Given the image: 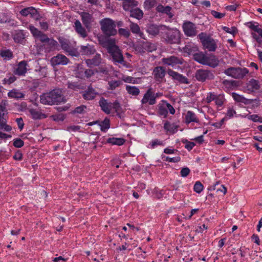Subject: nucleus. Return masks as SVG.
Segmentation results:
<instances>
[{
	"mask_svg": "<svg viewBox=\"0 0 262 262\" xmlns=\"http://www.w3.org/2000/svg\"><path fill=\"white\" fill-rule=\"evenodd\" d=\"M166 36L165 39L169 43H178L180 41L181 33L177 29H168L165 30Z\"/></svg>",
	"mask_w": 262,
	"mask_h": 262,
	"instance_id": "obj_6",
	"label": "nucleus"
},
{
	"mask_svg": "<svg viewBox=\"0 0 262 262\" xmlns=\"http://www.w3.org/2000/svg\"><path fill=\"white\" fill-rule=\"evenodd\" d=\"M121 82L120 80L109 81V89L112 90H114L116 88L119 86L121 84Z\"/></svg>",
	"mask_w": 262,
	"mask_h": 262,
	"instance_id": "obj_55",
	"label": "nucleus"
},
{
	"mask_svg": "<svg viewBox=\"0 0 262 262\" xmlns=\"http://www.w3.org/2000/svg\"><path fill=\"white\" fill-rule=\"evenodd\" d=\"M143 47L145 49L146 52H149L155 51L157 49L155 44L149 42H143Z\"/></svg>",
	"mask_w": 262,
	"mask_h": 262,
	"instance_id": "obj_42",
	"label": "nucleus"
},
{
	"mask_svg": "<svg viewBox=\"0 0 262 262\" xmlns=\"http://www.w3.org/2000/svg\"><path fill=\"white\" fill-rule=\"evenodd\" d=\"M16 80L14 76H11L9 78H5L3 80V83L10 84Z\"/></svg>",
	"mask_w": 262,
	"mask_h": 262,
	"instance_id": "obj_64",
	"label": "nucleus"
},
{
	"mask_svg": "<svg viewBox=\"0 0 262 262\" xmlns=\"http://www.w3.org/2000/svg\"><path fill=\"white\" fill-rule=\"evenodd\" d=\"M130 28L132 31V32L134 34H138L139 36L142 37V35H143V33L141 32L140 27L139 26L134 23H131L130 25Z\"/></svg>",
	"mask_w": 262,
	"mask_h": 262,
	"instance_id": "obj_41",
	"label": "nucleus"
},
{
	"mask_svg": "<svg viewBox=\"0 0 262 262\" xmlns=\"http://www.w3.org/2000/svg\"><path fill=\"white\" fill-rule=\"evenodd\" d=\"M155 3V0H145L144 2L145 7L147 9H150L154 6Z\"/></svg>",
	"mask_w": 262,
	"mask_h": 262,
	"instance_id": "obj_61",
	"label": "nucleus"
},
{
	"mask_svg": "<svg viewBox=\"0 0 262 262\" xmlns=\"http://www.w3.org/2000/svg\"><path fill=\"white\" fill-rule=\"evenodd\" d=\"M195 77L198 81L203 82L213 79L214 75L210 71L201 69L196 71Z\"/></svg>",
	"mask_w": 262,
	"mask_h": 262,
	"instance_id": "obj_11",
	"label": "nucleus"
},
{
	"mask_svg": "<svg viewBox=\"0 0 262 262\" xmlns=\"http://www.w3.org/2000/svg\"><path fill=\"white\" fill-rule=\"evenodd\" d=\"M107 49L108 52L112 56L113 61L116 64L121 63L124 64V60L120 49L115 44L114 41L109 40L107 42Z\"/></svg>",
	"mask_w": 262,
	"mask_h": 262,
	"instance_id": "obj_2",
	"label": "nucleus"
},
{
	"mask_svg": "<svg viewBox=\"0 0 262 262\" xmlns=\"http://www.w3.org/2000/svg\"><path fill=\"white\" fill-rule=\"evenodd\" d=\"M218 59L213 55L207 56L206 58V63L205 65L212 68H215L219 64Z\"/></svg>",
	"mask_w": 262,
	"mask_h": 262,
	"instance_id": "obj_24",
	"label": "nucleus"
},
{
	"mask_svg": "<svg viewBox=\"0 0 262 262\" xmlns=\"http://www.w3.org/2000/svg\"><path fill=\"white\" fill-rule=\"evenodd\" d=\"M81 16L82 18V22L84 24L85 27L88 29H90L91 28L90 25L92 19V15L89 13L82 12L81 14Z\"/></svg>",
	"mask_w": 262,
	"mask_h": 262,
	"instance_id": "obj_23",
	"label": "nucleus"
},
{
	"mask_svg": "<svg viewBox=\"0 0 262 262\" xmlns=\"http://www.w3.org/2000/svg\"><path fill=\"white\" fill-rule=\"evenodd\" d=\"M28 70V64L27 61L23 60L18 63L16 68L14 71L15 75L18 76H24Z\"/></svg>",
	"mask_w": 262,
	"mask_h": 262,
	"instance_id": "obj_15",
	"label": "nucleus"
},
{
	"mask_svg": "<svg viewBox=\"0 0 262 262\" xmlns=\"http://www.w3.org/2000/svg\"><path fill=\"white\" fill-rule=\"evenodd\" d=\"M29 113L34 119H39L45 117V115L42 114L39 111L35 109H30Z\"/></svg>",
	"mask_w": 262,
	"mask_h": 262,
	"instance_id": "obj_33",
	"label": "nucleus"
},
{
	"mask_svg": "<svg viewBox=\"0 0 262 262\" xmlns=\"http://www.w3.org/2000/svg\"><path fill=\"white\" fill-rule=\"evenodd\" d=\"M24 145V141L19 139L16 138L13 140V145L17 148H20L23 147Z\"/></svg>",
	"mask_w": 262,
	"mask_h": 262,
	"instance_id": "obj_56",
	"label": "nucleus"
},
{
	"mask_svg": "<svg viewBox=\"0 0 262 262\" xmlns=\"http://www.w3.org/2000/svg\"><path fill=\"white\" fill-rule=\"evenodd\" d=\"M216 95V94L213 92L208 93L207 94L206 97L205 99V102H207V103H209L211 102L214 101Z\"/></svg>",
	"mask_w": 262,
	"mask_h": 262,
	"instance_id": "obj_53",
	"label": "nucleus"
},
{
	"mask_svg": "<svg viewBox=\"0 0 262 262\" xmlns=\"http://www.w3.org/2000/svg\"><path fill=\"white\" fill-rule=\"evenodd\" d=\"M0 55L5 60H10L13 57V53L10 50H2Z\"/></svg>",
	"mask_w": 262,
	"mask_h": 262,
	"instance_id": "obj_39",
	"label": "nucleus"
},
{
	"mask_svg": "<svg viewBox=\"0 0 262 262\" xmlns=\"http://www.w3.org/2000/svg\"><path fill=\"white\" fill-rule=\"evenodd\" d=\"M164 128L167 132L170 133H174L176 130V126L173 124H171L170 122L166 121L164 124Z\"/></svg>",
	"mask_w": 262,
	"mask_h": 262,
	"instance_id": "obj_46",
	"label": "nucleus"
},
{
	"mask_svg": "<svg viewBox=\"0 0 262 262\" xmlns=\"http://www.w3.org/2000/svg\"><path fill=\"white\" fill-rule=\"evenodd\" d=\"M40 101L43 104L53 105L55 103L64 102L65 100L60 89H55L49 93L42 94Z\"/></svg>",
	"mask_w": 262,
	"mask_h": 262,
	"instance_id": "obj_1",
	"label": "nucleus"
},
{
	"mask_svg": "<svg viewBox=\"0 0 262 262\" xmlns=\"http://www.w3.org/2000/svg\"><path fill=\"white\" fill-rule=\"evenodd\" d=\"M99 105L102 110L107 114L112 113H117L120 107L117 101L113 103L108 102L106 99L101 98L99 101Z\"/></svg>",
	"mask_w": 262,
	"mask_h": 262,
	"instance_id": "obj_4",
	"label": "nucleus"
},
{
	"mask_svg": "<svg viewBox=\"0 0 262 262\" xmlns=\"http://www.w3.org/2000/svg\"><path fill=\"white\" fill-rule=\"evenodd\" d=\"M248 71L246 68H230L225 71V74L234 78H242L245 76Z\"/></svg>",
	"mask_w": 262,
	"mask_h": 262,
	"instance_id": "obj_7",
	"label": "nucleus"
},
{
	"mask_svg": "<svg viewBox=\"0 0 262 262\" xmlns=\"http://www.w3.org/2000/svg\"><path fill=\"white\" fill-rule=\"evenodd\" d=\"M143 15V12L139 9H135L130 11V16L138 19H141Z\"/></svg>",
	"mask_w": 262,
	"mask_h": 262,
	"instance_id": "obj_43",
	"label": "nucleus"
},
{
	"mask_svg": "<svg viewBox=\"0 0 262 262\" xmlns=\"http://www.w3.org/2000/svg\"><path fill=\"white\" fill-rule=\"evenodd\" d=\"M152 193H153L154 196L158 199L161 198L163 195L162 191L158 188H154L152 190Z\"/></svg>",
	"mask_w": 262,
	"mask_h": 262,
	"instance_id": "obj_57",
	"label": "nucleus"
},
{
	"mask_svg": "<svg viewBox=\"0 0 262 262\" xmlns=\"http://www.w3.org/2000/svg\"><path fill=\"white\" fill-rule=\"evenodd\" d=\"M20 14L23 16H29L31 17H36L38 15L36 9L33 7H29L23 9L20 11Z\"/></svg>",
	"mask_w": 262,
	"mask_h": 262,
	"instance_id": "obj_19",
	"label": "nucleus"
},
{
	"mask_svg": "<svg viewBox=\"0 0 262 262\" xmlns=\"http://www.w3.org/2000/svg\"><path fill=\"white\" fill-rule=\"evenodd\" d=\"M74 29L76 32L82 38H85L87 36V32L85 29L82 26L79 20H77L74 23Z\"/></svg>",
	"mask_w": 262,
	"mask_h": 262,
	"instance_id": "obj_20",
	"label": "nucleus"
},
{
	"mask_svg": "<svg viewBox=\"0 0 262 262\" xmlns=\"http://www.w3.org/2000/svg\"><path fill=\"white\" fill-rule=\"evenodd\" d=\"M8 96L10 98L18 99L24 98L25 94L20 90L16 89H13L8 93Z\"/></svg>",
	"mask_w": 262,
	"mask_h": 262,
	"instance_id": "obj_22",
	"label": "nucleus"
},
{
	"mask_svg": "<svg viewBox=\"0 0 262 262\" xmlns=\"http://www.w3.org/2000/svg\"><path fill=\"white\" fill-rule=\"evenodd\" d=\"M58 40L62 49L68 53L69 55L76 57L79 56L78 49L72 47L68 40L62 37H59Z\"/></svg>",
	"mask_w": 262,
	"mask_h": 262,
	"instance_id": "obj_9",
	"label": "nucleus"
},
{
	"mask_svg": "<svg viewBox=\"0 0 262 262\" xmlns=\"http://www.w3.org/2000/svg\"><path fill=\"white\" fill-rule=\"evenodd\" d=\"M29 29L32 34L33 36L35 38L39 36V35L41 33V32L39 31L38 29L35 28L34 26L32 25H30L29 26Z\"/></svg>",
	"mask_w": 262,
	"mask_h": 262,
	"instance_id": "obj_47",
	"label": "nucleus"
},
{
	"mask_svg": "<svg viewBox=\"0 0 262 262\" xmlns=\"http://www.w3.org/2000/svg\"><path fill=\"white\" fill-rule=\"evenodd\" d=\"M183 29L185 34L187 36L193 37L197 33L195 25L190 21L184 22Z\"/></svg>",
	"mask_w": 262,
	"mask_h": 262,
	"instance_id": "obj_12",
	"label": "nucleus"
},
{
	"mask_svg": "<svg viewBox=\"0 0 262 262\" xmlns=\"http://www.w3.org/2000/svg\"><path fill=\"white\" fill-rule=\"evenodd\" d=\"M35 71L37 73V75L40 77H45L47 74V69L45 67H39L38 69L36 68Z\"/></svg>",
	"mask_w": 262,
	"mask_h": 262,
	"instance_id": "obj_45",
	"label": "nucleus"
},
{
	"mask_svg": "<svg viewBox=\"0 0 262 262\" xmlns=\"http://www.w3.org/2000/svg\"><path fill=\"white\" fill-rule=\"evenodd\" d=\"M136 2L134 0H125L123 3V7L125 10H131L132 7L136 5Z\"/></svg>",
	"mask_w": 262,
	"mask_h": 262,
	"instance_id": "obj_37",
	"label": "nucleus"
},
{
	"mask_svg": "<svg viewBox=\"0 0 262 262\" xmlns=\"http://www.w3.org/2000/svg\"><path fill=\"white\" fill-rule=\"evenodd\" d=\"M207 56L202 52L197 53L194 54V59L198 62L205 65Z\"/></svg>",
	"mask_w": 262,
	"mask_h": 262,
	"instance_id": "obj_28",
	"label": "nucleus"
},
{
	"mask_svg": "<svg viewBox=\"0 0 262 262\" xmlns=\"http://www.w3.org/2000/svg\"><path fill=\"white\" fill-rule=\"evenodd\" d=\"M185 121L187 124L191 122L198 123L199 122V119L193 112L191 111H188L185 115Z\"/></svg>",
	"mask_w": 262,
	"mask_h": 262,
	"instance_id": "obj_26",
	"label": "nucleus"
},
{
	"mask_svg": "<svg viewBox=\"0 0 262 262\" xmlns=\"http://www.w3.org/2000/svg\"><path fill=\"white\" fill-rule=\"evenodd\" d=\"M224 96L223 94H216L214 102L217 107H221L225 102Z\"/></svg>",
	"mask_w": 262,
	"mask_h": 262,
	"instance_id": "obj_38",
	"label": "nucleus"
},
{
	"mask_svg": "<svg viewBox=\"0 0 262 262\" xmlns=\"http://www.w3.org/2000/svg\"><path fill=\"white\" fill-rule=\"evenodd\" d=\"M110 119L105 118L103 121L100 122L99 125L102 131L106 132L110 127Z\"/></svg>",
	"mask_w": 262,
	"mask_h": 262,
	"instance_id": "obj_40",
	"label": "nucleus"
},
{
	"mask_svg": "<svg viewBox=\"0 0 262 262\" xmlns=\"http://www.w3.org/2000/svg\"><path fill=\"white\" fill-rule=\"evenodd\" d=\"M145 49H144L143 47V42L142 43H139L135 47L136 51L140 54H143L145 53L146 50Z\"/></svg>",
	"mask_w": 262,
	"mask_h": 262,
	"instance_id": "obj_58",
	"label": "nucleus"
},
{
	"mask_svg": "<svg viewBox=\"0 0 262 262\" xmlns=\"http://www.w3.org/2000/svg\"><path fill=\"white\" fill-rule=\"evenodd\" d=\"M198 37L204 48L209 51H215L216 49V41L213 38L208 36L205 33H201Z\"/></svg>",
	"mask_w": 262,
	"mask_h": 262,
	"instance_id": "obj_5",
	"label": "nucleus"
},
{
	"mask_svg": "<svg viewBox=\"0 0 262 262\" xmlns=\"http://www.w3.org/2000/svg\"><path fill=\"white\" fill-rule=\"evenodd\" d=\"M118 33L119 35L126 38L128 37L130 35V33L127 30L123 28L119 29L118 30Z\"/></svg>",
	"mask_w": 262,
	"mask_h": 262,
	"instance_id": "obj_62",
	"label": "nucleus"
},
{
	"mask_svg": "<svg viewBox=\"0 0 262 262\" xmlns=\"http://www.w3.org/2000/svg\"><path fill=\"white\" fill-rule=\"evenodd\" d=\"M248 86L251 88L252 91L257 90L259 88L258 82L254 79H251L249 83Z\"/></svg>",
	"mask_w": 262,
	"mask_h": 262,
	"instance_id": "obj_52",
	"label": "nucleus"
},
{
	"mask_svg": "<svg viewBox=\"0 0 262 262\" xmlns=\"http://www.w3.org/2000/svg\"><path fill=\"white\" fill-rule=\"evenodd\" d=\"M162 158L164 159V161L171 163H178L181 160L180 156H176L172 158H170L167 156H162Z\"/></svg>",
	"mask_w": 262,
	"mask_h": 262,
	"instance_id": "obj_50",
	"label": "nucleus"
},
{
	"mask_svg": "<svg viewBox=\"0 0 262 262\" xmlns=\"http://www.w3.org/2000/svg\"><path fill=\"white\" fill-rule=\"evenodd\" d=\"M232 96L233 99L237 102L244 103L245 104H250L253 102V100L247 99L236 93H232Z\"/></svg>",
	"mask_w": 262,
	"mask_h": 262,
	"instance_id": "obj_21",
	"label": "nucleus"
},
{
	"mask_svg": "<svg viewBox=\"0 0 262 262\" xmlns=\"http://www.w3.org/2000/svg\"><path fill=\"white\" fill-rule=\"evenodd\" d=\"M169 74L173 78L178 80L183 83H188V79L178 73L171 71L169 72Z\"/></svg>",
	"mask_w": 262,
	"mask_h": 262,
	"instance_id": "obj_27",
	"label": "nucleus"
},
{
	"mask_svg": "<svg viewBox=\"0 0 262 262\" xmlns=\"http://www.w3.org/2000/svg\"><path fill=\"white\" fill-rule=\"evenodd\" d=\"M157 10L158 12L164 13L168 15H170L171 8L169 6L164 7L162 5H160L158 6V7H157Z\"/></svg>",
	"mask_w": 262,
	"mask_h": 262,
	"instance_id": "obj_48",
	"label": "nucleus"
},
{
	"mask_svg": "<svg viewBox=\"0 0 262 262\" xmlns=\"http://www.w3.org/2000/svg\"><path fill=\"white\" fill-rule=\"evenodd\" d=\"M141 102L142 104L148 103L150 105H153L156 103V96L150 90H148L144 94Z\"/></svg>",
	"mask_w": 262,
	"mask_h": 262,
	"instance_id": "obj_16",
	"label": "nucleus"
},
{
	"mask_svg": "<svg viewBox=\"0 0 262 262\" xmlns=\"http://www.w3.org/2000/svg\"><path fill=\"white\" fill-rule=\"evenodd\" d=\"M100 62V56H96V57L94 59H87L86 60V63L87 65L89 67L97 66L99 64Z\"/></svg>",
	"mask_w": 262,
	"mask_h": 262,
	"instance_id": "obj_44",
	"label": "nucleus"
},
{
	"mask_svg": "<svg viewBox=\"0 0 262 262\" xmlns=\"http://www.w3.org/2000/svg\"><path fill=\"white\" fill-rule=\"evenodd\" d=\"M244 117L247 118L248 119L254 122L262 123V117H259L257 115H246Z\"/></svg>",
	"mask_w": 262,
	"mask_h": 262,
	"instance_id": "obj_51",
	"label": "nucleus"
},
{
	"mask_svg": "<svg viewBox=\"0 0 262 262\" xmlns=\"http://www.w3.org/2000/svg\"><path fill=\"white\" fill-rule=\"evenodd\" d=\"M2 103L3 104L0 105V129H3L5 132H10L12 127L6 123L4 117L7 113L6 109L7 101H3Z\"/></svg>",
	"mask_w": 262,
	"mask_h": 262,
	"instance_id": "obj_8",
	"label": "nucleus"
},
{
	"mask_svg": "<svg viewBox=\"0 0 262 262\" xmlns=\"http://www.w3.org/2000/svg\"><path fill=\"white\" fill-rule=\"evenodd\" d=\"M159 114L163 116L164 118L166 117L168 112L166 106V101H163L162 103L159 105Z\"/></svg>",
	"mask_w": 262,
	"mask_h": 262,
	"instance_id": "obj_34",
	"label": "nucleus"
},
{
	"mask_svg": "<svg viewBox=\"0 0 262 262\" xmlns=\"http://www.w3.org/2000/svg\"><path fill=\"white\" fill-rule=\"evenodd\" d=\"M49 47V51L58 50L59 45L57 41L53 38L49 39V40L45 44Z\"/></svg>",
	"mask_w": 262,
	"mask_h": 262,
	"instance_id": "obj_32",
	"label": "nucleus"
},
{
	"mask_svg": "<svg viewBox=\"0 0 262 262\" xmlns=\"http://www.w3.org/2000/svg\"><path fill=\"white\" fill-rule=\"evenodd\" d=\"M162 62L164 65L176 68L179 65L183 64V60L181 58L177 56H170L167 58H162Z\"/></svg>",
	"mask_w": 262,
	"mask_h": 262,
	"instance_id": "obj_10",
	"label": "nucleus"
},
{
	"mask_svg": "<svg viewBox=\"0 0 262 262\" xmlns=\"http://www.w3.org/2000/svg\"><path fill=\"white\" fill-rule=\"evenodd\" d=\"M26 36V33L22 30H18L13 35L15 42L23 43Z\"/></svg>",
	"mask_w": 262,
	"mask_h": 262,
	"instance_id": "obj_25",
	"label": "nucleus"
},
{
	"mask_svg": "<svg viewBox=\"0 0 262 262\" xmlns=\"http://www.w3.org/2000/svg\"><path fill=\"white\" fill-rule=\"evenodd\" d=\"M194 191L198 193H201L203 190V186L200 181H197L194 185L193 187Z\"/></svg>",
	"mask_w": 262,
	"mask_h": 262,
	"instance_id": "obj_54",
	"label": "nucleus"
},
{
	"mask_svg": "<svg viewBox=\"0 0 262 262\" xmlns=\"http://www.w3.org/2000/svg\"><path fill=\"white\" fill-rule=\"evenodd\" d=\"M68 62V59L62 54H58L57 56L52 57L51 59V63L53 66L59 64L66 65Z\"/></svg>",
	"mask_w": 262,
	"mask_h": 262,
	"instance_id": "obj_14",
	"label": "nucleus"
},
{
	"mask_svg": "<svg viewBox=\"0 0 262 262\" xmlns=\"http://www.w3.org/2000/svg\"><path fill=\"white\" fill-rule=\"evenodd\" d=\"M107 143L112 145H122L124 142L125 140L122 138H108L106 140Z\"/></svg>",
	"mask_w": 262,
	"mask_h": 262,
	"instance_id": "obj_29",
	"label": "nucleus"
},
{
	"mask_svg": "<svg viewBox=\"0 0 262 262\" xmlns=\"http://www.w3.org/2000/svg\"><path fill=\"white\" fill-rule=\"evenodd\" d=\"M49 38L47 36V35L42 32L39 35V36L36 39L39 40L41 42L43 43H46L48 40H49Z\"/></svg>",
	"mask_w": 262,
	"mask_h": 262,
	"instance_id": "obj_60",
	"label": "nucleus"
},
{
	"mask_svg": "<svg viewBox=\"0 0 262 262\" xmlns=\"http://www.w3.org/2000/svg\"><path fill=\"white\" fill-rule=\"evenodd\" d=\"M249 27L254 32L252 33L253 37L257 41L260 42L262 38V29L260 28L256 23H248Z\"/></svg>",
	"mask_w": 262,
	"mask_h": 262,
	"instance_id": "obj_13",
	"label": "nucleus"
},
{
	"mask_svg": "<svg viewBox=\"0 0 262 262\" xmlns=\"http://www.w3.org/2000/svg\"><path fill=\"white\" fill-rule=\"evenodd\" d=\"M158 146H164V142L158 139L152 140L148 144L147 147L149 148L154 149Z\"/></svg>",
	"mask_w": 262,
	"mask_h": 262,
	"instance_id": "obj_35",
	"label": "nucleus"
},
{
	"mask_svg": "<svg viewBox=\"0 0 262 262\" xmlns=\"http://www.w3.org/2000/svg\"><path fill=\"white\" fill-rule=\"evenodd\" d=\"M101 29L107 36H113L117 34L115 21L109 18H104L100 21Z\"/></svg>",
	"mask_w": 262,
	"mask_h": 262,
	"instance_id": "obj_3",
	"label": "nucleus"
},
{
	"mask_svg": "<svg viewBox=\"0 0 262 262\" xmlns=\"http://www.w3.org/2000/svg\"><path fill=\"white\" fill-rule=\"evenodd\" d=\"M222 28L226 33H229L233 36H234L237 33V29L235 27L229 28L226 26H222Z\"/></svg>",
	"mask_w": 262,
	"mask_h": 262,
	"instance_id": "obj_49",
	"label": "nucleus"
},
{
	"mask_svg": "<svg viewBox=\"0 0 262 262\" xmlns=\"http://www.w3.org/2000/svg\"><path fill=\"white\" fill-rule=\"evenodd\" d=\"M126 90L130 95L137 96L140 93L139 89L135 86L126 85Z\"/></svg>",
	"mask_w": 262,
	"mask_h": 262,
	"instance_id": "obj_36",
	"label": "nucleus"
},
{
	"mask_svg": "<svg viewBox=\"0 0 262 262\" xmlns=\"http://www.w3.org/2000/svg\"><path fill=\"white\" fill-rule=\"evenodd\" d=\"M9 157V152H7L4 149L0 150V161H3L7 159Z\"/></svg>",
	"mask_w": 262,
	"mask_h": 262,
	"instance_id": "obj_59",
	"label": "nucleus"
},
{
	"mask_svg": "<svg viewBox=\"0 0 262 262\" xmlns=\"http://www.w3.org/2000/svg\"><path fill=\"white\" fill-rule=\"evenodd\" d=\"M78 51L79 55L89 56L94 54L95 52V50L93 46L88 44L86 46H81L80 49L79 50H78Z\"/></svg>",
	"mask_w": 262,
	"mask_h": 262,
	"instance_id": "obj_17",
	"label": "nucleus"
},
{
	"mask_svg": "<svg viewBox=\"0 0 262 262\" xmlns=\"http://www.w3.org/2000/svg\"><path fill=\"white\" fill-rule=\"evenodd\" d=\"M86 107L85 105H81L75 108L73 111V113L82 114L85 111Z\"/></svg>",
	"mask_w": 262,
	"mask_h": 262,
	"instance_id": "obj_63",
	"label": "nucleus"
},
{
	"mask_svg": "<svg viewBox=\"0 0 262 262\" xmlns=\"http://www.w3.org/2000/svg\"><path fill=\"white\" fill-rule=\"evenodd\" d=\"M166 29V26H158L155 25H150L148 26L147 32L152 35H156L160 32L163 33V31H165Z\"/></svg>",
	"mask_w": 262,
	"mask_h": 262,
	"instance_id": "obj_18",
	"label": "nucleus"
},
{
	"mask_svg": "<svg viewBox=\"0 0 262 262\" xmlns=\"http://www.w3.org/2000/svg\"><path fill=\"white\" fill-rule=\"evenodd\" d=\"M96 94L97 93L93 88H89L88 90L83 94V96L85 99L92 100L95 97Z\"/></svg>",
	"mask_w": 262,
	"mask_h": 262,
	"instance_id": "obj_31",
	"label": "nucleus"
},
{
	"mask_svg": "<svg viewBox=\"0 0 262 262\" xmlns=\"http://www.w3.org/2000/svg\"><path fill=\"white\" fill-rule=\"evenodd\" d=\"M154 75L157 79H162L165 75V70L161 67H156L154 70Z\"/></svg>",
	"mask_w": 262,
	"mask_h": 262,
	"instance_id": "obj_30",
	"label": "nucleus"
}]
</instances>
